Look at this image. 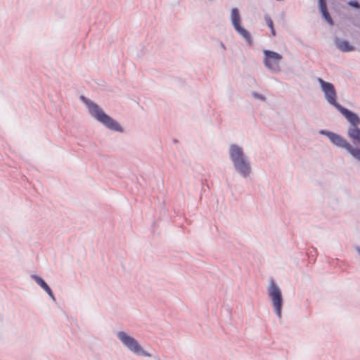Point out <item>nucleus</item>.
I'll return each instance as SVG.
<instances>
[{"mask_svg": "<svg viewBox=\"0 0 360 360\" xmlns=\"http://www.w3.org/2000/svg\"><path fill=\"white\" fill-rule=\"evenodd\" d=\"M318 82L321 90L324 93L325 98L329 104L334 106L349 122L347 129V136L354 143L360 145V117L353 111L343 107L336 101V91L334 85L328 82L324 81L319 77ZM319 133L327 136L330 142L336 147L345 149L356 160L360 162V148L353 147L344 137L340 134L320 129Z\"/></svg>", "mask_w": 360, "mask_h": 360, "instance_id": "obj_1", "label": "nucleus"}, {"mask_svg": "<svg viewBox=\"0 0 360 360\" xmlns=\"http://www.w3.org/2000/svg\"><path fill=\"white\" fill-rule=\"evenodd\" d=\"M79 98L86 105L89 115L105 127L113 131H124L119 122L107 115L97 103L83 95L80 96Z\"/></svg>", "mask_w": 360, "mask_h": 360, "instance_id": "obj_2", "label": "nucleus"}, {"mask_svg": "<svg viewBox=\"0 0 360 360\" xmlns=\"http://www.w3.org/2000/svg\"><path fill=\"white\" fill-rule=\"evenodd\" d=\"M229 155L235 170L243 178L249 176L252 170L251 165L242 147L236 143L231 144Z\"/></svg>", "mask_w": 360, "mask_h": 360, "instance_id": "obj_3", "label": "nucleus"}, {"mask_svg": "<svg viewBox=\"0 0 360 360\" xmlns=\"http://www.w3.org/2000/svg\"><path fill=\"white\" fill-rule=\"evenodd\" d=\"M116 336L122 344L134 354L143 356H151V354L144 350L135 338L128 335L126 332L118 331L116 333Z\"/></svg>", "mask_w": 360, "mask_h": 360, "instance_id": "obj_4", "label": "nucleus"}, {"mask_svg": "<svg viewBox=\"0 0 360 360\" xmlns=\"http://www.w3.org/2000/svg\"><path fill=\"white\" fill-rule=\"evenodd\" d=\"M268 294L272 302L274 310L278 318L281 319L282 317L283 299L281 289L273 279L271 280L268 288Z\"/></svg>", "mask_w": 360, "mask_h": 360, "instance_id": "obj_5", "label": "nucleus"}, {"mask_svg": "<svg viewBox=\"0 0 360 360\" xmlns=\"http://www.w3.org/2000/svg\"><path fill=\"white\" fill-rule=\"evenodd\" d=\"M264 53V65L271 72H278L281 70L280 63L283 59L282 55L271 50L265 49Z\"/></svg>", "mask_w": 360, "mask_h": 360, "instance_id": "obj_6", "label": "nucleus"}, {"mask_svg": "<svg viewBox=\"0 0 360 360\" xmlns=\"http://www.w3.org/2000/svg\"><path fill=\"white\" fill-rule=\"evenodd\" d=\"M31 278L49 295L53 301H56L51 288L41 276L37 274H32Z\"/></svg>", "mask_w": 360, "mask_h": 360, "instance_id": "obj_7", "label": "nucleus"}, {"mask_svg": "<svg viewBox=\"0 0 360 360\" xmlns=\"http://www.w3.org/2000/svg\"><path fill=\"white\" fill-rule=\"evenodd\" d=\"M337 49L342 52H350L355 50V47L351 45L348 41L335 37L334 40Z\"/></svg>", "mask_w": 360, "mask_h": 360, "instance_id": "obj_8", "label": "nucleus"}, {"mask_svg": "<svg viewBox=\"0 0 360 360\" xmlns=\"http://www.w3.org/2000/svg\"><path fill=\"white\" fill-rule=\"evenodd\" d=\"M320 12L323 18L330 25H333L334 22L327 9L326 2L319 4Z\"/></svg>", "mask_w": 360, "mask_h": 360, "instance_id": "obj_9", "label": "nucleus"}, {"mask_svg": "<svg viewBox=\"0 0 360 360\" xmlns=\"http://www.w3.org/2000/svg\"><path fill=\"white\" fill-rule=\"evenodd\" d=\"M234 30L241 37H243L245 40V41L249 45L252 44V39L250 33L242 25L236 27V28H234Z\"/></svg>", "mask_w": 360, "mask_h": 360, "instance_id": "obj_10", "label": "nucleus"}, {"mask_svg": "<svg viewBox=\"0 0 360 360\" xmlns=\"http://www.w3.org/2000/svg\"><path fill=\"white\" fill-rule=\"evenodd\" d=\"M231 22L233 27L236 28L241 25L240 23V14L238 8H233L231 11Z\"/></svg>", "mask_w": 360, "mask_h": 360, "instance_id": "obj_11", "label": "nucleus"}, {"mask_svg": "<svg viewBox=\"0 0 360 360\" xmlns=\"http://www.w3.org/2000/svg\"><path fill=\"white\" fill-rule=\"evenodd\" d=\"M264 20H265V22H266L267 26L271 30V34L273 36H275L276 35V31L274 30V22H273V20H271V17L269 15H264Z\"/></svg>", "mask_w": 360, "mask_h": 360, "instance_id": "obj_12", "label": "nucleus"}, {"mask_svg": "<svg viewBox=\"0 0 360 360\" xmlns=\"http://www.w3.org/2000/svg\"><path fill=\"white\" fill-rule=\"evenodd\" d=\"M348 5L356 8V9L360 8V3L355 0L349 1L348 2Z\"/></svg>", "mask_w": 360, "mask_h": 360, "instance_id": "obj_13", "label": "nucleus"}, {"mask_svg": "<svg viewBox=\"0 0 360 360\" xmlns=\"http://www.w3.org/2000/svg\"><path fill=\"white\" fill-rule=\"evenodd\" d=\"M252 95L254 98H257L261 101H265V99H266L264 96H263L262 94H260L256 91H253L252 93Z\"/></svg>", "mask_w": 360, "mask_h": 360, "instance_id": "obj_14", "label": "nucleus"}, {"mask_svg": "<svg viewBox=\"0 0 360 360\" xmlns=\"http://www.w3.org/2000/svg\"><path fill=\"white\" fill-rule=\"evenodd\" d=\"M220 46L224 51L226 50V46L223 42H220Z\"/></svg>", "mask_w": 360, "mask_h": 360, "instance_id": "obj_15", "label": "nucleus"}, {"mask_svg": "<svg viewBox=\"0 0 360 360\" xmlns=\"http://www.w3.org/2000/svg\"><path fill=\"white\" fill-rule=\"evenodd\" d=\"M355 250L359 253V255H360V247L359 246H356L355 247Z\"/></svg>", "mask_w": 360, "mask_h": 360, "instance_id": "obj_16", "label": "nucleus"}, {"mask_svg": "<svg viewBox=\"0 0 360 360\" xmlns=\"http://www.w3.org/2000/svg\"><path fill=\"white\" fill-rule=\"evenodd\" d=\"M326 2V0H319V4L325 3Z\"/></svg>", "mask_w": 360, "mask_h": 360, "instance_id": "obj_17", "label": "nucleus"}]
</instances>
